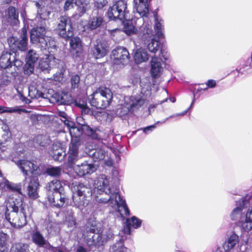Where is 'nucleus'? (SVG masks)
<instances>
[{
    "instance_id": "9",
    "label": "nucleus",
    "mask_w": 252,
    "mask_h": 252,
    "mask_svg": "<svg viewBox=\"0 0 252 252\" xmlns=\"http://www.w3.org/2000/svg\"><path fill=\"white\" fill-rule=\"evenodd\" d=\"M128 13L126 2L125 0H120L109 8L107 15L110 20H119L123 21L127 19Z\"/></svg>"
},
{
    "instance_id": "34",
    "label": "nucleus",
    "mask_w": 252,
    "mask_h": 252,
    "mask_svg": "<svg viewBox=\"0 0 252 252\" xmlns=\"http://www.w3.org/2000/svg\"><path fill=\"white\" fill-rule=\"evenodd\" d=\"M44 39H45V42L46 44L44 45L41 43L40 45L41 48L45 50H47L49 53L52 52V50L56 49V43L53 38L47 36Z\"/></svg>"
},
{
    "instance_id": "60",
    "label": "nucleus",
    "mask_w": 252,
    "mask_h": 252,
    "mask_svg": "<svg viewBox=\"0 0 252 252\" xmlns=\"http://www.w3.org/2000/svg\"><path fill=\"white\" fill-rule=\"evenodd\" d=\"M206 85L207 87L205 88H204L203 90H206L208 89V88H213L216 87V82L214 80H209L207 81V82L206 83Z\"/></svg>"
},
{
    "instance_id": "43",
    "label": "nucleus",
    "mask_w": 252,
    "mask_h": 252,
    "mask_svg": "<svg viewBox=\"0 0 252 252\" xmlns=\"http://www.w3.org/2000/svg\"><path fill=\"white\" fill-rule=\"evenodd\" d=\"M50 139L47 135H38L33 138V143L37 145L45 146L50 143Z\"/></svg>"
},
{
    "instance_id": "36",
    "label": "nucleus",
    "mask_w": 252,
    "mask_h": 252,
    "mask_svg": "<svg viewBox=\"0 0 252 252\" xmlns=\"http://www.w3.org/2000/svg\"><path fill=\"white\" fill-rule=\"evenodd\" d=\"M75 5L77 6V14L79 17H81L90 8L88 3L82 2L80 0H77Z\"/></svg>"
},
{
    "instance_id": "59",
    "label": "nucleus",
    "mask_w": 252,
    "mask_h": 252,
    "mask_svg": "<svg viewBox=\"0 0 252 252\" xmlns=\"http://www.w3.org/2000/svg\"><path fill=\"white\" fill-rule=\"evenodd\" d=\"M8 237V236L6 234L0 232V247L4 245Z\"/></svg>"
},
{
    "instance_id": "46",
    "label": "nucleus",
    "mask_w": 252,
    "mask_h": 252,
    "mask_svg": "<svg viewBox=\"0 0 252 252\" xmlns=\"http://www.w3.org/2000/svg\"><path fill=\"white\" fill-rule=\"evenodd\" d=\"M67 94L62 93L61 94L59 93H56L54 94V97L56 101L60 104H66L67 102L66 100Z\"/></svg>"
},
{
    "instance_id": "55",
    "label": "nucleus",
    "mask_w": 252,
    "mask_h": 252,
    "mask_svg": "<svg viewBox=\"0 0 252 252\" xmlns=\"http://www.w3.org/2000/svg\"><path fill=\"white\" fill-rule=\"evenodd\" d=\"M107 3L106 0H94V6L98 9L102 8Z\"/></svg>"
},
{
    "instance_id": "62",
    "label": "nucleus",
    "mask_w": 252,
    "mask_h": 252,
    "mask_svg": "<svg viewBox=\"0 0 252 252\" xmlns=\"http://www.w3.org/2000/svg\"><path fill=\"white\" fill-rule=\"evenodd\" d=\"M187 110L185 111L184 112L180 113H177V114H174V115H171L169 117L166 118L165 119H164L162 121H161L160 122V123H161V124L164 123L167 120H168V119H169L170 118H174V117H175L184 116L187 113Z\"/></svg>"
},
{
    "instance_id": "58",
    "label": "nucleus",
    "mask_w": 252,
    "mask_h": 252,
    "mask_svg": "<svg viewBox=\"0 0 252 252\" xmlns=\"http://www.w3.org/2000/svg\"><path fill=\"white\" fill-rule=\"evenodd\" d=\"M61 121L64 123L69 131L75 125L73 121H70L67 118L65 120L61 119Z\"/></svg>"
},
{
    "instance_id": "32",
    "label": "nucleus",
    "mask_w": 252,
    "mask_h": 252,
    "mask_svg": "<svg viewBox=\"0 0 252 252\" xmlns=\"http://www.w3.org/2000/svg\"><path fill=\"white\" fill-rule=\"evenodd\" d=\"M70 45L72 52H75L76 56L82 51V45L79 37L75 36L72 37L70 41Z\"/></svg>"
},
{
    "instance_id": "52",
    "label": "nucleus",
    "mask_w": 252,
    "mask_h": 252,
    "mask_svg": "<svg viewBox=\"0 0 252 252\" xmlns=\"http://www.w3.org/2000/svg\"><path fill=\"white\" fill-rule=\"evenodd\" d=\"M20 109L18 108H11V107H7L2 106L0 105V113H4V112H9V113H13V112H20Z\"/></svg>"
},
{
    "instance_id": "16",
    "label": "nucleus",
    "mask_w": 252,
    "mask_h": 252,
    "mask_svg": "<svg viewBox=\"0 0 252 252\" xmlns=\"http://www.w3.org/2000/svg\"><path fill=\"white\" fill-rule=\"evenodd\" d=\"M96 170V168L94 164L89 163L87 161L83 162L81 164L77 165L74 168L75 172L80 177L91 174Z\"/></svg>"
},
{
    "instance_id": "3",
    "label": "nucleus",
    "mask_w": 252,
    "mask_h": 252,
    "mask_svg": "<svg viewBox=\"0 0 252 252\" xmlns=\"http://www.w3.org/2000/svg\"><path fill=\"white\" fill-rule=\"evenodd\" d=\"M133 1L134 7L141 16L138 20L140 22H143V24L139 27L138 31L132 25L131 22L128 21L125 24L124 31L128 35L135 34L140 39H145L152 35V25L148 21L145 22L143 18H147L148 15V3L151 0H133Z\"/></svg>"
},
{
    "instance_id": "22",
    "label": "nucleus",
    "mask_w": 252,
    "mask_h": 252,
    "mask_svg": "<svg viewBox=\"0 0 252 252\" xmlns=\"http://www.w3.org/2000/svg\"><path fill=\"white\" fill-rule=\"evenodd\" d=\"M45 56V58H42L40 61L39 67L42 71L48 72L55 65L57 60L52 55H46Z\"/></svg>"
},
{
    "instance_id": "15",
    "label": "nucleus",
    "mask_w": 252,
    "mask_h": 252,
    "mask_svg": "<svg viewBox=\"0 0 252 252\" xmlns=\"http://www.w3.org/2000/svg\"><path fill=\"white\" fill-rule=\"evenodd\" d=\"M39 55L33 50H30L26 57V64L24 68L26 74H31L34 70V64L39 59Z\"/></svg>"
},
{
    "instance_id": "44",
    "label": "nucleus",
    "mask_w": 252,
    "mask_h": 252,
    "mask_svg": "<svg viewBox=\"0 0 252 252\" xmlns=\"http://www.w3.org/2000/svg\"><path fill=\"white\" fill-rule=\"evenodd\" d=\"M65 220L67 223L68 227H73L76 225V220L73 217V213L71 210H68L66 211V214L65 215Z\"/></svg>"
},
{
    "instance_id": "56",
    "label": "nucleus",
    "mask_w": 252,
    "mask_h": 252,
    "mask_svg": "<svg viewBox=\"0 0 252 252\" xmlns=\"http://www.w3.org/2000/svg\"><path fill=\"white\" fill-rule=\"evenodd\" d=\"M17 40L18 39L14 36H11L8 38L7 42L9 47L12 49H15Z\"/></svg>"
},
{
    "instance_id": "11",
    "label": "nucleus",
    "mask_w": 252,
    "mask_h": 252,
    "mask_svg": "<svg viewBox=\"0 0 252 252\" xmlns=\"http://www.w3.org/2000/svg\"><path fill=\"white\" fill-rule=\"evenodd\" d=\"M58 31L59 35L65 39L73 36L71 20L68 16H62L59 19Z\"/></svg>"
},
{
    "instance_id": "38",
    "label": "nucleus",
    "mask_w": 252,
    "mask_h": 252,
    "mask_svg": "<svg viewBox=\"0 0 252 252\" xmlns=\"http://www.w3.org/2000/svg\"><path fill=\"white\" fill-rule=\"evenodd\" d=\"M144 102V100L140 95L132 96L130 98V107L131 109H137L141 107Z\"/></svg>"
},
{
    "instance_id": "5",
    "label": "nucleus",
    "mask_w": 252,
    "mask_h": 252,
    "mask_svg": "<svg viewBox=\"0 0 252 252\" xmlns=\"http://www.w3.org/2000/svg\"><path fill=\"white\" fill-rule=\"evenodd\" d=\"M250 205H252V192L236 202L237 206L233 210L230 216L232 220H238V224L244 232H248L252 229V207L248 209L245 216L242 213L243 209Z\"/></svg>"
},
{
    "instance_id": "50",
    "label": "nucleus",
    "mask_w": 252,
    "mask_h": 252,
    "mask_svg": "<svg viewBox=\"0 0 252 252\" xmlns=\"http://www.w3.org/2000/svg\"><path fill=\"white\" fill-rule=\"evenodd\" d=\"M11 134L10 132L3 133L1 135V139L0 138V141L1 142V144H0V146L4 145L5 143L11 142Z\"/></svg>"
},
{
    "instance_id": "41",
    "label": "nucleus",
    "mask_w": 252,
    "mask_h": 252,
    "mask_svg": "<svg viewBox=\"0 0 252 252\" xmlns=\"http://www.w3.org/2000/svg\"><path fill=\"white\" fill-rule=\"evenodd\" d=\"M127 249L124 246V241L120 239L114 245H113L110 249V252H126Z\"/></svg>"
},
{
    "instance_id": "25",
    "label": "nucleus",
    "mask_w": 252,
    "mask_h": 252,
    "mask_svg": "<svg viewBox=\"0 0 252 252\" xmlns=\"http://www.w3.org/2000/svg\"><path fill=\"white\" fill-rule=\"evenodd\" d=\"M154 33L152 31V35L151 37H148L145 39H140L142 42H144L149 50V51L153 53H156L159 48L160 42L158 40L154 38Z\"/></svg>"
},
{
    "instance_id": "12",
    "label": "nucleus",
    "mask_w": 252,
    "mask_h": 252,
    "mask_svg": "<svg viewBox=\"0 0 252 252\" xmlns=\"http://www.w3.org/2000/svg\"><path fill=\"white\" fill-rule=\"evenodd\" d=\"M129 54L126 48L119 46L114 49L112 52L111 59L114 64L124 65L128 63L129 60Z\"/></svg>"
},
{
    "instance_id": "13",
    "label": "nucleus",
    "mask_w": 252,
    "mask_h": 252,
    "mask_svg": "<svg viewBox=\"0 0 252 252\" xmlns=\"http://www.w3.org/2000/svg\"><path fill=\"white\" fill-rule=\"evenodd\" d=\"M90 234H93L91 236L90 234L89 236L91 237L90 239H92V244L93 245H103L107 242H103L102 238L106 237L105 233H103V229H102L100 224H96L94 223L92 224L89 230H87Z\"/></svg>"
},
{
    "instance_id": "28",
    "label": "nucleus",
    "mask_w": 252,
    "mask_h": 252,
    "mask_svg": "<svg viewBox=\"0 0 252 252\" xmlns=\"http://www.w3.org/2000/svg\"><path fill=\"white\" fill-rule=\"evenodd\" d=\"M149 59V55L144 48H138L134 54V60L136 64H140L147 62Z\"/></svg>"
},
{
    "instance_id": "18",
    "label": "nucleus",
    "mask_w": 252,
    "mask_h": 252,
    "mask_svg": "<svg viewBox=\"0 0 252 252\" xmlns=\"http://www.w3.org/2000/svg\"><path fill=\"white\" fill-rule=\"evenodd\" d=\"M106 148L105 144H101L95 149L89 150L87 154L93 158L94 161H100L103 159L105 157L107 153Z\"/></svg>"
},
{
    "instance_id": "47",
    "label": "nucleus",
    "mask_w": 252,
    "mask_h": 252,
    "mask_svg": "<svg viewBox=\"0 0 252 252\" xmlns=\"http://www.w3.org/2000/svg\"><path fill=\"white\" fill-rule=\"evenodd\" d=\"M80 81V76L77 74L72 75L71 77L70 82L72 89L78 88Z\"/></svg>"
},
{
    "instance_id": "23",
    "label": "nucleus",
    "mask_w": 252,
    "mask_h": 252,
    "mask_svg": "<svg viewBox=\"0 0 252 252\" xmlns=\"http://www.w3.org/2000/svg\"><path fill=\"white\" fill-rule=\"evenodd\" d=\"M32 242L39 247H46L50 244L39 230H34L32 232Z\"/></svg>"
},
{
    "instance_id": "39",
    "label": "nucleus",
    "mask_w": 252,
    "mask_h": 252,
    "mask_svg": "<svg viewBox=\"0 0 252 252\" xmlns=\"http://www.w3.org/2000/svg\"><path fill=\"white\" fill-rule=\"evenodd\" d=\"M11 252H30L29 246L28 244L23 243H17L13 244L11 249Z\"/></svg>"
},
{
    "instance_id": "35",
    "label": "nucleus",
    "mask_w": 252,
    "mask_h": 252,
    "mask_svg": "<svg viewBox=\"0 0 252 252\" xmlns=\"http://www.w3.org/2000/svg\"><path fill=\"white\" fill-rule=\"evenodd\" d=\"M155 31L156 35L159 38H163V20H158L157 16L155 17Z\"/></svg>"
},
{
    "instance_id": "26",
    "label": "nucleus",
    "mask_w": 252,
    "mask_h": 252,
    "mask_svg": "<svg viewBox=\"0 0 252 252\" xmlns=\"http://www.w3.org/2000/svg\"><path fill=\"white\" fill-rule=\"evenodd\" d=\"M46 189L47 191V197L48 195L55 194V192L64 190V188L60 181L56 179L48 183L46 186Z\"/></svg>"
},
{
    "instance_id": "10",
    "label": "nucleus",
    "mask_w": 252,
    "mask_h": 252,
    "mask_svg": "<svg viewBox=\"0 0 252 252\" xmlns=\"http://www.w3.org/2000/svg\"><path fill=\"white\" fill-rule=\"evenodd\" d=\"M82 119L81 117L78 118L77 120L79 122ZM79 126H78L75 125L70 129L69 131L70 134L72 137L77 138L82 135L83 133L92 137L93 139H97L100 138L98 132L99 130L97 128L93 129L89 125L84 123H80L78 122Z\"/></svg>"
},
{
    "instance_id": "24",
    "label": "nucleus",
    "mask_w": 252,
    "mask_h": 252,
    "mask_svg": "<svg viewBox=\"0 0 252 252\" xmlns=\"http://www.w3.org/2000/svg\"><path fill=\"white\" fill-rule=\"evenodd\" d=\"M239 241V237L238 235L233 232L224 242L221 249L225 252H228L233 249L238 243Z\"/></svg>"
},
{
    "instance_id": "7",
    "label": "nucleus",
    "mask_w": 252,
    "mask_h": 252,
    "mask_svg": "<svg viewBox=\"0 0 252 252\" xmlns=\"http://www.w3.org/2000/svg\"><path fill=\"white\" fill-rule=\"evenodd\" d=\"M112 99L111 91L106 87H99L88 97L90 104L98 109L106 108Z\"/></svg>"
},
{
    "instance_id": "45",
    "label": "nucleus",
    "mask_w": 252,
    "mask_h": 252,
    "mask_svg": "<svg viewBox=\"0 0 252 252\" xmlns=\"http://www.w3.org/2000/svg\"><path fill=\"white\" fill-rule=\"evenodd\" d=\"M63 169L60 167H51L47 169V173L53 177H57L60 176L62 172Z\"/></svg>"
},
{
    "instance_id": "29",
    "label": "nucleus",
    "mask_w": 252,
    "mask_h": 252,
    "mask_svg": "<svg viewBox=\"0 0 252 252\" xmlns=\"http://www.w3.org/2000/svg\"><path fill=\"white\" fill-rule=\"evenodd\" d=\"M92 52L95 58L99 59L102 58L106 54V46L103 43H97V44L94 46Z\"/></svg>"
},
{
    "instance_id": "57",
    "label": "nucleus",
    "mask_w": 252,
    "mask_h": 252,
    "mask_svg": "<svg viewBox=\"0 0 252 252\" xmlns=\"http://www.w3.org/2000/svg\"><path fill=\"white\" fill-rule=\"evenodd\" d=\"M22 64L23 62L20 60L17 59L16 56H14V60H12V67H14V70L16 71V68L18 69L19 67L22 66Z\"/></svg>"
},
{
    "instance_id": "14",
    "label": "nucleus",
    "mask_w": 252,
    "mask_h": 252,
    "mask_svg": "<svg viewBox=\"0 0 252 252\" xmlns=\"http://www.w3.org/2000/svg\"><path fill=\"white\" fill-rule=\"evenodd\" d=\"M48 199L53 206L58 208L64 207L68 203V198L64 191L55 192V194L48 195Z\"/></svg>"
},
{
    "instance_id": "33",
    "label": "nucleus",
    "mask_w": 252,
    "mask_h": 252,
    "mask_svg": "<svg viewBox=\"0 0 252 252\" xmlns=\"http://www.w3.org/2000/svg\"><path fill=\"white\" fill-rule=\"evenodd\" d=\"M141 223L142 220L135 216H133L131 218L127 219L126 220V225L127 226L126 231L128 233H130V228L131 227L137 229L140 227Z\"/></svg>"
},
{
    "instance_id": "48",
    "label": "nucleus",
    "mask_w": 252,
    "mask_h": 252,
    "mask_svg": "<svg viewBox=\"0 0 252 252\" xmlns=\"http://www.w3.org/2000/svg\"><path fill=\"white\" fill-rule=\"evenodd\" d=\"M24 153L23 150H20L18 151H15L12 152L10 155V160L13 162L12 160L14 158H16L17 159V160L22 161L23 159H21V158L24 157Z\"/></svg>"
},
{
    "instance_id": "17",
    "label": "nucleus",
    "mask_w": 252,
    "mask_h": 252,
    "mask_svg": "<svg viewBox=\"0 0 252 252\" xmlns=\"http://www.w3.org/2000/svg\"><path fill=\"white\" fill-rule=\"evenodd\" d=\"M79 147L76 143L71 142L69 146L68 151V164L70 168L73 167V166L78 161L80 158L79 156Z\"/></svg>"
},
{
    "instance_id": "42",
    "label": "nucleus",
    "mask_w": 252,
    "mask_h": 252,
    "mask_svg": "<svg viewBox=\"0 0 252 252\" xmlns=\"http://www.w3.org/2000/svg\"><path fill=\"white\" fill-rule=\"evenodd\" d=\"M46 229L48 233L53 235L59 231L60 229V225L57 222L51 220L47 223Z\"/></svg>"
},
{
    "instance_id": "49",
    "label": "nucleus",
    "mask_w": 252,
    "mask_h": 252,
    "mask_svg": "<svg viewBox=\"0 0 252 252\" xmlns=\"http://www.w3.org/2000/svg\"><path fill=\"white\" fill-rule=\"evenodd\" d=\"M65 156V152L63 151V150H60V151L54 153L53 158L55 160L61 161L64 159Z\"/></svg>"
},
{
    "instance_id": "61",
    "label": "nucleus",
    "mask_w": 252,
    "mask_h": 252,
    "mask_svg": "<svg viewBox=\"0 0 252 252\" xmlns=\"http://www.w3.org/2000/svg\"><path fill=\"white\" fill-rule=\"evenodd\" d=\"M156 124H155V125H151V126L142 128H141V129L143 130V132L145 133H146V134L149 133L151 132L156 127Z\"/></svg>"
},
{
    "instance_id": "4",
    "label": "nucleus",
    "mask_w": 252,
    "mask_h": 252,
    "mask_svg": "<svg viewBox=\"0 0 252 252\" xmlns=\"http://www.w3.org/2000/svg\"><path fill=\"white\" fill-rule=\"evenodd\" d=\"M12 160L26 176L23 185L27 188L29 196L32 199H36L38 196V189L39 184L38 179L35 176H27L31 173L33 175H40L41 171L39 167L29 160H22L18 161L16 158H14Z\"/></svg>"
},
{
    "instance_id": "64",
    "label": "nucleus",
    "mask_w": 252,
    "mask_h": 252,
    "mask_svg": "<svg viewBox=\"0 0 252 252\" xmlns=\"http://www.w3.org/2000/svg\"><path fill=\"white\" fill-rule=\"evenodd\" d=\"M2 129L3 130V133L10 132L8 125L5 124H3V125L2 126Z\"/></svg>"
},
{
    "instance_id": "1",
    "label": "nucleus",
    "mask_w": 252,
    "mask_h": 252,
    "mask_svg": "<svg viewBox=\"0 0 252 252\" xmlns=\"http://www.w3.org/2000/svg\"><path fill=\"white\" fill-rule=\"evenodd\" d=\"M94 191L97 194L95 201L98 205L110 206L119 212L122 217L129 215L130 212L125 200L121 196L118 189L110 186L105 175H101L94 181Z\"/></svg>"
},
{
    "instance_id": "40",
    "label": "nucleus",
    "mask_w": 252,
    "mask_h": 252,
    "mask_svg": "<svg viewBox=\"0 0 252 252\" xmlns=\"http://www.w3.org/2000/svg\"><path fill=\"white\" fill-rule=\"evenodd\" d=\"M127 249L124 246V241L120 239L114 245H113L110 249V252H126Z\"/></svg>"
},
{
    "instance_id": "31",
    "label": "nucleus",
    "mask_w": 252,
    "mask_h": 252,
    "mask_svg": "<svg viewBox=\"0 0 252 252\" xmlns=\"http://www.w3.org/2000/svg\"><path fill=\"white\" fill-rule=\"evenodd\" d=\"M27 46V32L26 29L24 27L22 30V39L17 40L15 48L20 51H25Z\"/></svg>"
},
{
    "instance_id": "27",
    "label": "nucleus",
    "mask_w": 252,
    "mask_h": 252,
    "mask_svg": "<svg viewBox=\"0 0 252 252\" xmlns=\"http://www.w3.org/2000/svg\"><path fill=\"white\" fill-rule=\"evenodd\" d=\"M7 22L11 25H16L19 22V13L17 9L13 6H9L6 12Z\"/></svg>"
},
{
    "instance_id": "2",
    "label": "nucleus",
    "mask_w": 252,
    "mask_h": 252,
    "mask_svg": "<svg viewBox=\"0 0 252 252\" xmlns=\"http://www.w3.org/2000/svg\"><path fill=\"white\" fill-rule=\"evenodd\" d=\"M0 210L4 211L5 218L15 228L26 225L27 218L31 215L29 207L23 203L20 197L9 198L5 206H0Z\"/></svg>"
},
{
    "instance_id": "63",
    "label": "nucleus",
    "mask_w": 252,
    "mask_h": 252,
    "mask_svg": "<svg viewBox=\"0 0 252 252\" xmlns=\"http://www.w3.org/2000/svg\"><path fill=\"white\" fill-rule=\"evenodd\" d=\"M57 114L59 117L62 118L63 120H65L67 118L66 114L63 111L58 110Z\"/></svg>"
},
{
    "instance_id": "20",
    "label": "nucleus",
    "mask_w": 252,
    "mask_h": 252,
    "mask_svg": "<svg viewBox=\"0 0 252 252\" xmlns=\"http://www.w3.org/2000/svg\"><path fill=\"white\" fill-rule=\"evenodd\" d=\"M15 56L14 52H3L0 57V67L3 69L12 68V60Z\"/></svg>"
},
{
    "instance_id": "30",
    "label": "nucleus",
    "mask_w": 252,
    "mask_h": 252,
    "mask_svg": "<svg viewBox=\"0 0 252 252\" xmlns=\"http://www.w3.org/2000/svg\"><path fill=\"white\" fill-rule=\"evenodd\" d=\"M21 187L22 186L20 184H14L3 178H2V182L0 183V188H3L6 187L7 189L19 194H21Z\"/></svg>"
},
{
    "instance_id": "8",
    "label": "nucleus",
    "mask_w": 252,
    "mask_h": 252,
    "mask_svg": "<svg viewBox=\"0 0 252 252\" xmlns=\"http://www.w3.org/2000/svg\"><path fill=\"white\" fill-rule=\"evenodd\" d=\"M38 15L34 19L35 22H37L36 27L32 29L31 32V41L33 44L41 43L45 44V33H46V23L47 21L50 13L45 12L44 13L40 14L38 12Z\"/></svg>"
},
{
    "instance_id": "21",
    "label": "nucleus",
    "mask_w": 252,
    "mask_h": 252,
    "mask_svg": "<svg viewBox=\"0 0 252 252\" xmlns=\"http://www.w3.org/2000/svg\"><path fill=\"white\" fill-rule=\"evenodd\" d=\"M161 59L153 57L151 61V74L153 78L159 77L163 71L161 64Z\"/></svg>"
},
{
    "instance_id": "54",
    "label": "nucleus",
    "mask_w": 252,
    "mask_h": 252,
    "mask_svg": "<svg viewBox=\"0 0 252 252\" xmlns=\"http://www.w3.org/2000/svg\"><path fill=\"white\" fill-rule=\"evenodd\" d=\"M76 1L77 0H66L64 5V10L67 11L72 8L74 5H75Z\"/></svg>"
},
{
    "instance_id": "51",
    "label": "nucleus",
    "mask_w": 252,
    "mask_h": 252,
    "mask_svg": "<svg viewBox=\"0 0 252 252\" xmlns=\"http://www.w3.org/2000/svg\"><path fill=\"white\" fill-rule=\"evenodd\" d=\"M62 68L60 69V72L57 73L55 76V79L56 81H60L63 78L64 73L65 71V66L63 63H62Z\"/></svg>"
},
{
    "instance_id": "37",
    "label": "nucleus",
    "mask_w": 252,
    "mask_h": 252,
    "mask_svg": "<svg viewBox=\"0 0 252 252\" xmlns=\"http://www.w3.org/2000/svg\"><path fill=\"white\" fill-rule=\"evenodd\" d=\"M45 94L39 91L34 86L31 85L29 87V96L31 98H45Z\"/></svg>"
},
{
    "instance_id": "19",
    "label": "nucleus",
    "mask_w": 252,
    "mask_h": 252,
    "mask_svg": "<svg viewBox=\"0 0 252 252\" xmlns=\"http://www.w3.org/2000/svg\"><path fill=\"white\" fill-rule=\"evenodd\" d=\"M105 25L104 17L102 14L97 13L96 15H93L90 17L87 27L90 30H95Z\"/></svg>"
},
{
    "instance_id": "53",
    "label": "nucleus",
    "mask_w": 252,
    "mask_h": 252,
    "mask_svg": "<svg viewBox=\"0 0 252 252\" xmlns=\"http://www.w3.org/2000/svg\"><path fill=\"white\" fill-rule=\"evenodd\" d=\"M103 233H105V237L102 238L103 242H107L113 237V232L111 229H103Z\"/></svg>"
},
{
    "instance_id": "6",
    "label": "nucleus",
    "mask_w": 252,
    "mask_h": 252,
    "mask_svg": "<svg viewBox=\"0 0 252 252\" xmlns=\"http://www.w3.org/2000/svg\"><path fill=\"white\" fill-rule=\"evenodd\" d=\"M74 205L83 210L89 203L92 195V189L88 185L83 183H73L71 187Z\"/></svg>"
}]
</instances>
